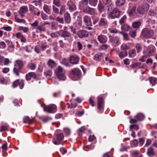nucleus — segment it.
<instances>
[{
  "label": "nucleus",
  "mask_w": 157,
  "mask_h": 157,
  "mask_svg": "<svg viewBox=\"0 0 157 157\" xmlns=\"http://www.w3.org/2000/svg\"><path fill=\"white\" fill-rule=\"evenodd\" d=\"M155 48L152 45H151L147 48L146 50L143 51L144 56L140 60L142 62L145 61V59L147 56H150L153 55L155 52Z\"/></svg>",
  "instance_id": "f257e3e1"
},
{
  "label": "nucleus",
  "mask_w": 157,
  "mask_h": 157,
  "mask_svg": "<svg viewBox=\"0 0 157 157\" xmlns=\"http://www.w3.org/2000/svg\"><path fill=\"white\" fill-rule=\"evenodd\" d=\"M55 73L58 78L60 80L64 81L66 79L65 71L59 66L56 69Z\"/></svg>",
  "instance_id": "f03ea898"
},
{
  "label": "nucleus",
  "mask_w": 157,
  "mask_h": 157,
  "mask_svg": "<svg viewBox=\"0 0 157 157\" xmlns=\"http://www.w3.org/2000/svg\"><path fill=\"white\" fill-rule=\"evenodd\" d=\"M24 65L23 62L21 60H17L15 62L13 72L17 76L19 75V72Z\"/></svg>",
  "instance_id": "7ed1b4c3"
},
{
  "label": "nucleus",
  "mask_w": 157,
  "mask_h": 157,
  "mask_svg": "<svg viewBox=\"0 0 157 157\" xmlns=\"http://www.w3.org/2000/svg\"><path fill=\"white\" fill-rule=\"evenodd\" d=\"M121 13V12L119 9L114 8L111 13L109 14L108 17L111 19L118 18L120 16Z\"/></svg>",
  "instance_id": "20e7f679"
},
{
  "label": "nucleus",
  "mask_w": 157,
  "mask_h": 157,
  "mask_svg": "<svg viewBox=\"0 0 157 157\" xmlns=\"http://www.w3.org/2000/svg\"><path fill=\"white\" fill-rule=\"evenodd\" d=\"M149 8V5L147 3H144L140 6L137 8V11L140 14H143L145 11H147Z\"/></svg>",
  "instance_id": "39448f33"
},
{
  "label": "nucleus",
  "mask_w": 157,
  "mask_h": 157,
  "mask_svg": "<svg viewBox=\"0 0 157 157\" xmlns=\"http://www.w3.org/2000/svg\"><path fill=\"white\" fill-rule=\"evenodd\" d=\"M142 34L144 37L148 38L151 37L153 36L154 33L153 30L144 28L143 30Z\"/></svg>",
  "instance_id": "423d86ee"
},
{
  "label": "nucleus",
  "mask_w": 157,
  "mask_h": 157,
  "mask_svg": "<svg viewBox=\"0 0 157 157\" xmlns=\"http://www.w3.org/2000/svg\"><path fill=\"white\" fill-rule=\"evenodd\" d=\"M144 118V115L141 113H138L135 117V119H132L130 120L131 123H136L137 121L143 120Z\"/></svg>",
  "instance_id": "0eeeda50"
},
{
  "label": "nucleus",
  "mask_w": 157,
  "mask_h": 157,
  "mask_svg": "<svg viewBox=\"0 0 157 157\" xmlns=\"http://www.w3.org/2000/svg\"><path fill=\"white\" fill-rule=\"evenodd\" d=\"M64 136L63 133H60L56 135V139L55 140H53V144L56 145H58L60 144L61 142L63 140Z\"/></svg>",
  "instance_id": "6e6552de"
},
{
  "label": "nucleus",
  "mask_w": 157,
  "mask_h": 157,
  "mask_svg": "<svg viewBox=\"0 0 157 157\" xmlns=\"http://www.w3.org/2000/svg\"><path fill=\"white\" fill-rule=\"evenodd\" d=\"M109 41L114 46H117L120 43L119 38L117 36H109Z\"/></svg>",
  "instance_id": "1a4fd4ad"
},
{
  "label": "nucleus",
  "mask_w": 157,
  "mask_h": 157,
  "mask_svg": "<svg viewBox=\"0 0 157 157\" xmlns=\"http://www.w3.org/2000/svg\"><path fill=\"white\" fill-rule=\"evenodd\" d=\"M56 106L54 104H51L46 106L44 108L45 111L49 113H53V111H56Z\"/></svg>",
  "instance_id": "9d476101"
},
{
  "label": "nucleus",
  "mask_w": 157,
  "mask_h": 157,
  "mask_svg": "<svg viewBox=\"0 0 157 157\" xmlns=\"http://www.w3.org/2000/svg\"><path fill=\"white\" fill-rule=\"evenodd\" d=\"M24 80H21L20 81L19 80H17L13 82V87L15 88L18 86L21 89H22L24 85Z\"/></svg>",
  "instance_id": "9b49d317"
},
{
  "label": "nucleus",
  "mask_w": 157,
  "mask_h": 157,
  "mask_svg": "<svg viewBox=\"0 0 157 157\" xmlns=\"http://www.w3.org/2000/svg\"><path fill=\"white\" fill-rule=\"evenodd\" d=\"M79 60V57L76 55L71 56L69 59L70 62L73 64H77L78 63Z\"/></svg>",
  "instance_id": "f8f14e48"
},
{
  "label": "nucleus",
  "mask_w": 157,
  "mask_h": 157,
  "mask_svg": "<svg viewBox=\"0 0 157 157\" xmlns=\"http://www.w3.org/2000/svg\"><path fill=\"white\" fill-rule=\"evenodd\" d=\"M71 74L75 78L73 80H78L81 75V71L79 70L74 69L72 71Z\"/></svg>",
  "instance_id": "ddd939ff"
},
{
  "label": "nucleus",
  "mask_w": 157,
  "mask_h": 157,
  "mask_svg": "<svg viewBox=\"0 0 157 157\" xmlns=\"http://www.w3.org/2000/svg\"><path fill=\"white\" fill-rule=\"evenodd\" d=\"M78 36L81 38L88 36L89 33L85 30H80L77 33Z\"/></svg>",
  "instance_id": "4468645a"
},
{
  "label": "nucleus",
  "mask_w": 157,
  "mask_h": 157,
  "mask_svg": "<svg viewBox=\"0 0 157 157\" xmlns=\"http://www.w3.org/2000/svg\"><path fill=\"white\" fill-rule=\"evenodd\" d=\"M97 39L99 42L102 44L105 43L107 40V37L102 35L98 36Z\"/></svg>",
  "instance_id": "2eb2a0df"
},
{
  "label": "nucleus",
  "mask_w": 157,
  "mask_h": 157,
  "mask_svg": "<svg viewBox=\"0 0 157 157\" xmlns=\"http://www.w3.org/2000/svg\"><path fill=\"white\" fill-rule=\"evenodd\" d=\"M36 75L35 72H30L27 74L25 76L26 79L27 81L30 80L32 78L35 79L36 78Z\"/></svg>",
  "instance_id": "dca6fc26"
},
{
  "label": "nucleus",
  "mask_w": 157,
  "mask_h": 157,
  "mask_svg": "<svg viewBox=\"0 0 157 157\" xmlns=\"http://www.w3.org/2000/svg\"><path fill=\"white\" fill-rule=\"evenodd\" d=\"M83 11L84 13L91 14H93L95 13L94 9L93 8H91L88 6L84 8Z\"/></svg>",
  "instance_id": "f3484780"
},
{
  "label": "nucleus",
  "mask_w": 157,
  "mask_h": 157,
  "mask_svg": "<svg viewBox=\"0 0 157 157\" xmlns=\"http://www.w3.org/2000/svg\"><path fill=\"white\" fill-rule=\"evenodd\" d=\"M83 21L86 25L88 26H91L92 25L91 19L89 17L87 16H85L83 18Z\"/></svg>",
  "instance_id": "a211bd4d"
},
{
  "label": "nucleus",
  "mask_w": 157,
  "mask_h": 157,
  "mask_svg": "<svg viewBox=\"0 0 157 157\" xmlns=\"http://www.w3.org/2000/svg\"><path fill=\"white\" fill-rule=\"evenodd\" d=\"M98 109L101 110L103 109V99L101 98H98Z\"/></svg>",
  "instance_id": "6ab92c4d"
},
{
  "label": "nucleus",
  "mask_w": 157,
  "mask_h": 157,
  "mask_svg": "<svg viewBox=\"0 0 157 157\" xmlns=\"http://www.w3.org/2000/svg\"><path fill=\"white\" fill-rule=\"evenodd\" d=\"M28 11V8L26 6H23L21 7L19 11V13L21 17H23L25 13Z\"/></svg>",
  "instance_id": "aec40b11"
},
{
  "label": "nucleus",
  "mask_w": 157,
  "mask_h": 157,
  "mask_svg": "<svg viewBox=\"0 0 157 157\" xmlns=\"http://www.w3.org/2000/svg\"><path fill=\"white\" fill-rule=\"evenodd\" d=\"M103 55V54L101 52L96 54L94 56V59L98 61L102 60L104 58Z\"/></svg>",
  "instance_id": "412c9836"
},
{
  "label": "nucleus",
  "mask_w": 157,
  "mask_h": 157,
  "mask_svg": "<svg viewBox=\"0 0 157 157\" xmlns=\"http://www.w3.org/2000/svg\"><path fill=\"white\" fill-rule=\"evenodd\" d=\"M67 4L69 6L70 11H72L76 10V6L72 3L71 1H68Z\"/></svg>",
  "instance_id": "4be33fe9"
},
{
  "label": "nucleus",
  "mask_w": 157,
  "mask_h": 157,
  "mask_svg": "<svg viewBox=\"0 0 157 157\" xmlns=\"http://www.w3.org/2000/svg\"><path fill=\"white\" fill-rule=\"evenodd\" d=\"M15 21L17 23H25L26 22L25 20L23 19H20L19 17V16L15 14Z\"/></svg>",
  "instance_id": "5701e85b"
},
{
  "label": "nucleus",
  "mask_w": 157,
  "mask_h": 157,
  "mask_svg": "<svg viewBox=\"0 0 157 157\" xmlns=\"http://www.w3.org/2000/svg\"><path fill=\"white\" fill-rule=\"evenodd\" d=\"M64 17L65 22L68 24L71 21L70 14L68 13H66L64 14Z\"/></svg>",
  "instance_id": "b1692460"
},
{
  "label": "nucleus",
  "mask_w": 157,
  "mask_h": 157,
  "mask_svg": "<svg viewBox=\"0 0 157 157\" xmlns=\"http://www.w3.org/2000/svg\"><path fill=\"white\" fill-rule=\"evenodd\" d=\"M149 80L152 86L155 85L157 83V79L153 77H150Z\"/></svg>",
  "instance_id": "393cba45"
},
{
  "label": "nucleus",
  "mask_w": 157,
  "mask_h": 157,
  "mask_svg": "<svg viewBox=\"0 0 157 157\" xmlns=\"http://www.w3.org/2000/svg\"><path fill=\"white\" fill-rule=\"evenodd\" d=\"M98 24L100 26H105L107 24V21L105 19L101 18L99 21Z\"/></svg>",
  "instance_id": "a878e982"
},
{
  "label": "nucleus",
  "mask_w": 157,
  "mask_h": 157,
  "mask_svg": "<svg viewBox=\"0 0 157 157\" xmlns=\"http://www.w3.org/2000/svg\"><path fill=\"white\" fill-rule=\"evenodd\" d=\"M71 36V33L66 31H63L61 35V36L62 37H70Z\"/></svg>",
  "instance_id": "bb28decb"
},
{
  "label": "nucleus",
  "mask_w": 157,
  "mask_h": 157,
  "mask_svg": "<svg viewBox=\"0 0 157 157\" xmlns=\"http://www.w3.org/2000/svg\"><path fill=\"white\" fill-rule=\"evenodd\" d=\"M61 63L66 67H70V65L69 64L68 60L65 58L63 59L61 61Z\"/></svg>",
  "instance_id": "cd10ccee"
},
{
  "label": "nucleus",
  "mask_w": 157,
  "mask_h": 157,
  "mask_svg": "<svg viewBox=\"0 0 157 157\" xmlns=\"http://www.w3.org/2000/svg\"><path fill=\"white\" fill-rule=\"evenodd\" d=\"M36 67V65L32 63H29L27 65V67L31 70H34Z\"/></svg>",
  "instance_id": "c85d7f7f"
},
{
  "label": "nucleus",
  "mask_w": 157,
  "mask_h": 157,
  "mask_svg": "<svg viewBox=\"0 0 157 157\" xmlns=\"http://www.w3.org/2000/svg\"><path fill=\"white\" fill-rule=\"evenodd\" d=\"M141 24V23L140 21H136L134 22L132 24V26L133 28L138 29Z\"/></svg>",
  "instance_id": "c756f323"
},
{
  "label": "nucleus",
  "mask_w": 157,
  "mask_h": 157,
  "mask_svg": "<svg viewBox=\"0 0 157 157\" xmlns=\"http://www.w3.org/2000/svg\"><path fill=\"white\" fill-rule=\"evenodd\" d=\"M47 64L50 67L52 68L54 66L55 63L53 60L49 59L47 62Z\"/></svg>",
  "instance_id": "7c9ffc66"
},
{
  "label": "nucleus",
  "mask_w": 157,
  "mask_h": 157,
  "mask_svg": "<svg viewBox=\"0 0 157 157\" xmlns=\"http://www.w3.org/2000/svg\"><path fill=\"white\" fill-rule=\"evenodd\" d=\"M125 2V0H117L116 4L117 6H120L124 5Z\"/></svg>",
  "instance_id": "2f4dec72"
},
{
  "label": "nucleus",
  "mask_w": 157,
  "mask_h": 157,
  "mask_svg": "<svg viewBox=\"0 0 157 157\" xmlns=\"http://www.w3.org/2000/svg\"><path fill=\"white\" fill-rule=\"evenodd\" d=\"M51 8L46 5H44L43 7V9L47 13L49 14L50 12Z\"/></svg>",
  "instance_id": "473e14b6"
},
{
  "label": "nucleus",
  "mask_w": 157,
  "mask_h": 157,
  "mask_svg": "<svg viewBox=\"0 0 157 157\" xmlns=\"http://www.w3.org/2000/svg\"><path fill=\"white\" fill-rule=\"evenodd\" d=\"M127 55V51H124L121 52L119 54V56L120 58H122Z\"/></svg>",
  "instance_id": "72a5a7b5"
},
{
  "label": "nucleus",
  "mask_w": 157,
  "mask_h": 157,
  "mask_svg": "<svg viewBox=\"0 0 157 157\" xmlns=\"http://www.w3.org/2000/svg\"><path fill=\"white\" fill-rule=\"evenodd\" d=\"M89 4L93 6H95L98 3V0H89Z\"/></svg>",
  "instance_id": "f704fd0d"
},
{
  "label": "nucleus",
  "mask_w": 157,
  "mask_h": 157,
  "mask_svg": "<svg viewBox=\"0 0 157 157\" xmlns=\"http://www.w3.org/2000/svg\"><path fill=\"white\" fill-rule=\"evenodd\" d=\"M60 34L59 31H56L55 32L51 33L50 36L52 38H56L58 37Z\"/></svg>",
  "instance_id": "c9c22d12"
},
{
  "label": "nucleus",
  "mask_w": 157,
  "mask_h": 157,
  "mask_svg": "<svg viewBox=\"0 0 157 157\" xmlns=\"http://www.w3.org/2000/svg\"><path fill=\"white\" fill-rule=\"evenodd\" d=\"M7 83V80L3 76L0 75V84L6 85Z\"/></svg>",
  "instance_id": "e433bc0d"
},
{
  "label": "nucleus",
  "mask_w": 157,
  "mask_h": 157,
  "mask_svg": "<svg viewBox=\"0 0 157 157\" xmlns=\"http://www.w3.org/2000/svg\"><path fill=\"white\" fill-rule=\"evenodd\" d=\"M147 154L148 155L150 156H151L154 155V152L153 151V150L150 147L148 148L147 151Z\"/></svg>",
  "instance_id": "4c0bfd02"
},
{
  "label": "nucleus",
  "mask_w": 157,
  "mask_h": 157,
  "mask_svg": "<svg viewBox=\"0 0 157 157\" xmlns=\"http://www.w3.org/2000/svg\"><path fill=\"white\" fill-rule=\"evenodd\" d=\"M98 9L100 13L103 12L104 10V7L103 5L101 3H99L98 6Z\"/></svg>",
  "instance_id": "58836bf2"
},
{
  "label": "nucleus",
  "mask_w": 157,
  "mask_h": 157,
  "mask_svg": "<svg viewBox=\"0 0 157 157\" xmlns=\"http://www.w3.org/2000/svg\"><path fill=\"white\" fill-rule=\"evenodd\" d=\"M18 28L20 30L23 31L25 33L28 32L29 30L28 28L25 27L20 26Z\"/></svg>",
  "instance_id": "ea45409f"
},
{
  "label": "nucleus",
  "mask_w": 157,
  "mask_h": 157,
  "mask_svg": "<svg viewBox=\"0 0 157 157\" xmlns=\"http://www.w3.org/2000/svg\"><path fill=\"white\" fill-rule=\"evenodd\" d=\"M32 3L36 6H39V7H41L42 5V2L40 0L34 1L32 2Z\"/></svg>",
  "instance_id": "a19ab883"
},
{
  "label": "nucleus",
  "mask_w": 157,
  "mask_h": 157,
  "mask_svg": "<svg viewBox=\"0 0 157 157\" xmlns=\"http://www.w3.org/2000/svg\"><path fill=\"white\" fill-rule=\"evenodd\" d=\"M121 28L122 30L125 31H128L130 29V27L128 25L125 24L121 26Z\"/></svg>",
  "instance_id": "79ce46f5"
},
{
  "label": "nucleus",
  "mask_w": 157,
  "mask_h": 157,
  "mask_svg": "<svg viewBox=\"0 0 157 157\" xmlns=\"http://www.w3.org/2000/svg\"><path fill=\"white\" fill-rule=\"evenodd\" d=\"M129 56L131 57H134L136 55V51L132 49L129 51Z\"/></svg>",
  "instance_id": "37998d69"
},
{
  "label": "nucleus",
  "mask_w": 157,
  "mask_h": 157,
  "mask_svg": "<svg viewBox=\"0 0 157 157\" xmlns=\"http://www.w3.org/2000/svg\"><path fill=\"white\" fill-rule=\"evenodd\" d=\"M126 18L127 17L125 15L123 16L119 21V23L120 24L122 25L124 22H125L126 21Z\"/></svg>",
  "instance_id": "c03bdc74"
},
{
  "label": "nucleus",
  "mask_w": 157,
  "mask_h": 157,
  "mask_svg": "<svg viewBox=\"0 0 157 157\" xmlns=\"http://www.w3.org/2000/svg\"><path fill=\"white\" fill-rule=\"evenodd\" d=\"M44 75H45L48 77H50L52 74V72L51 70H48L47 71H45L44 73Z\"/></svg>",
  "instance_id": "a18cd8bd"
},
{
  "label": "nucleus",
  "mask_w": 157,
  "mask_h": 157,
  "mask_svg": "<svg viewBox=\"0 0 157 157\" xmlns=\"http://www.w3.org/2000/svg\"><path fill=\"white\" fill-rule=\"evenodd\" d=\"M120 33L122 34L123 36L124 39L125 40H128L129 39V36L126 33H122L121 32H120Z\"/></svg>",
  "instance_id": "49530a36"
},
{
  "label": "nucleus",
  "mask_w": 157,
  "mask_h": 157,
  "mask_svg": "<svg viewBox=\"0 0 157 157\" xmlns=\"http://www.w3.org/2000/svg\"><path fill=\"white\" fill-rule=\"evenodd\" d=\"M109 30L111 33H116L117 31L114 27H111L109 28Z\"/></svg>",
  "instance_id": "de8ad7c7"
},
{
  "label": "nucleus",
  "mask_w": 157,
  "mask_h": 157,
  "mask_svg": "<svg viewBox=\"0 0 157 157\" xmlns=\"http://www.w3.org/2000/svg\"><path fill=\"white\" fill-rule=\"evenodd\" d=\"M31 120L30 119L28 116H26L24 117L23 119L24 122L25 123H31Z\"/></svg>",
  "instance_id": "09e8293b"
},
{
  "label": "nucleus",
  "mask_w": 157,
  "mask_h": 157,
  "mask_svg": "<svg viewBox=\"0 0 157 157\" xmlns=\"http://www.w3.org/2000/svg\"><path fill=\"white\" fill-rule=\"evenodd\" d=\"M121 49L122 50H126L129 49V47L125 44H123L121 46Z\"/></svg>",
  "instance_id": "8fccbe9b"
},
{
  "label": "nucleus",
  "mask_w": 157,
  "mask_h": 157,
  "mask_svg": "<svg viewBox=\"0 0 157 157\" xmlns=\"http://www.w3.org/2000/svg\"><path fill=\"white\" fill-rule=\"evenodd\" d=\"M25 49L26 52H30L32 51V47L30 45H27L25 46Z\"/></svg>",
  "instance_id": "3c124183"
},
{
  "label": "nucleus",
  "mask_w": 157,
  "mask_h": 157,
  "mask_svg": "<svg viewBox=\"0 0 157 157\" xmlns=\"http://www.w3.org/2000/svg\"><path fill=\"white\" fill-rule=\"evenodd\" d=\"M136 30H132L130 32L129 34L130 36L132 38H134L136 36Z\"/></svg>",
  "instance_id": "603ef678"
},
{
  "label": "nucleus",
  "mask_w": 157,
  "mask_h": 157,
  "mask_svg": "<svg viewBox=\"0 0 157 157\" xmlns=\"http://www.w3.org/2000/svg\"><path fill=\"white\" fill-rule=\"evenodd\" d=\"M63 131L66 136H68L70 135L71 132L70 130L68 128H64L63 129Z\"/></svg>",
  "instance_id": "864d4df0"
},
{
  "label": "nucleus",
  "mask_w": 157,
  "mask_h": 157,
  "mask_svg": "<svg viewBox=\"0 0 157 157\" xmlns=\"http://www.w3.org/2000/svg\"><path fill=\"white\" fill-rule=\"evenodd\" d=\"M136 48L137 50V52L139 53L142 49V47L140 44H137L136 46Z\"/></svg>",
  "instance_id": "5fc2aeb1"
},
{
  "label": "nucleus",
  "mask_w": 157,
  "mask_h": 157,
  "mask_svg": "<svg viewBox=\"0 0 157 157\" xmlns=\"http://www.w3.org/2000/svg\"><path fill=\"white\" fill-rule=\"evenodd\" d=\"M136 10V7L133 6L129 12V14L131 15H133L135 13Z\"/></svg>",
  "instance_id": "6e6d98bb"
},
{
  "label": "nucleus",
  "mask_w": 157,
  "mask_h": 157,
  "mask_svg": "<svg viewBox=\"0 0 157 157\" xmlns=\"http://www.w3.org/2000/svg\"><path fill=\"white\" fill-rule=\"evenodd\" d=\"M139 128V126L136 124H133L131 125L130 126V129H132L133 128L135 130H138Z\"/></svg>",
  "instance_id": "4d7b16f0"
},
{
  "label": "nucleus",
  "mask_w": 157,
  "mask_h": 157,
  "mask_svg": "<svg viewBox=\"0 0 157 157\" xmlns=\"http://www.w3.org/2000/svg\"><path fill=\"white\" fill-rule=\"evenodd\" d=\"M148 15L151 16H155L156 15V14L153 10H151L149 11Z\"/></svg>",
  "instance_id": "13d9d810"
},
{
  "label": "nucleus",
  "mask_w": 157,
  "mask_h": 157,
  "mask_svg": "<svg viewBox=\"0 0 157 157\" xmlns=\"http://www.w3.org/2000/svg\"><path fill=\"white\" fill-rule=\"evenodd\" d=\"M65 11V7L64 6H62L60 9V11L59 12V14L60 15H62V13H64Z\"/></svg>",
  "instance_id": "bf43d9fd"
},
{
  "label": "nucleus",
  "mask_w": 157,
  "mask_h": 157,
  "mask_svg": "<svg viewBox=\"0 0 157 157\" xmlns=\"http://www.w3.org/2000/svg\"><path fill=\"white\" fill-rule=\"evenodd\" d=\"M56 21L60 23H63V18H60L57 17L56 18Z\"/></svg>",
  "instance_id": "052dcab7"
},
{
  "label": "nucleus",
  "mask_w": 157,
  "mask_h": 157,
  "mask_svg": "<svg viewBox=\"0 0 157 157\" xmlns=\"http://www.w3.org/2000/svg\"><path fill=\"white\" fill-rule=\"evenodd\" d=\"M37 30H39L40 31H44L45 30V28L43 26H38L36 29Z\"/></svg>",
  "instance_id": "680f3d73"
},
{
  "label": "nucleus",
  "mask_w": 157,
  "mask_h": 157,
  "mask_svg": "<svg viewBox=\"0 0 157 157\" xmlns=\"http://www.w3.org/2000/svg\"><path fill=\"white\" fill-rule=\"evenodd\" d=\"M77 48L79 51H80L82 48V44L79 41L77 42Z\"/></svg>",
  "instance_id": "e2e57ef3"
},
{
  "label": "nucleus",
  "mask_w": 157,
  "mask_h": 157,
  "mask_svg": "<svg viewBox=\"0 0 157 157\" xmlns=\"http://www.w3.org/2000/svg\"><path fill=\"white\" fill-rule=\"evenodd\" d=\"M77 106V104L76 103H75V104H71V105H69L68 104H67V105L66 106H67V107L68 108H75L76 106Z\"/></svg>",
  "instance_id": "0e129e2a"
},
{
  "label": "nucleus",
  "mask_w": 157,
  "mask_h": 157,
  "mask_svg": "<svg viewBox=\"0 0 157 157\" xmlns=\"http://www.w3.org/2000/svg\"><path fill=\"white\" fill-rule=\"evenodd\" d=\"M53 3L58 6H60V5L59 0H53Z\"/></svg>",
  "instance_id": "69168bd1"
},
{
  "label": "nucleus",
  "mask_w": 157,
  "mask_h": 157,
  "mask_svg": "<svg viewBox=\"0 0 157 157\" xmlns=\"http://www.w3.org/2000/svg\"><path fill=\"white\" fill-rule=\"evenodd\" d=\"M6 44L4 41H2L0 42V48L4 49L5 48Z\"/></svg>",
  "instance_id": "338daca9"
},
{
  "label": "nucleus",
  "mask_w": 157,
  "mask_h": 157,
  "mask_svg": "<svg viewBox=\"0 0 157 157\" xmlns=\"http://www.w3.org/2000/svg\"><path fill=\"white\" fill-rule=\"evenodd\" d=\"M23 35L20 33H17L16 34L15 36L18 39H21Z\"/></svg>",
  "instance_id": "774afa93"
}]
</instances>
